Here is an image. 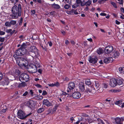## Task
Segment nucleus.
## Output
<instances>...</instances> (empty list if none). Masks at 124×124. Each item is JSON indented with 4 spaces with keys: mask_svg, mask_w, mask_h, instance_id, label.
Here are the masks:
<instances>
[{
    "mask_svg": "<svg viewBox=\"0 0 124 124\" xmlns=\"http://www.w3.org/2000/svg\"><path fill=\"white\" fill-rule=\"evenodd\" d=\"M120 10L121 12L124 13V8L121 7L120 8Z\"/></svg>",
    "mask_w": 124,
    "mask_h": 124,
    "instance_id": "obj_60",
    "label": "nucleus"
},
{
    "mask_svg": "<svg viewBox=\"0 0 124 124\" xmlns=\"http://www.w3.org/2000/svg\"><path fill=\"white\" fill-rule=\"evenodd\" d=\"M70 42L72 46H73L74 45H75V43L73 40H71Z\"/></svg>",
    "mask_w": 124,
    "mask_h": 124,
    "instance_id": "obj_53",
    "label": "nucleus"
},
{
    "mask_svg": "<svg viewBox=\"0 0 124 124\" xmlns=\"http://www.w3.org/2000/svg\"><path fill=\"white\" fill-rule=\"evenodd\" d=\"M70 7V5L68 4H66L64 6V8L66 9H68Z\"/></svg>",
    "mask_w": 124,
    "mask_h": 124,
    "instance_id": "obj_30",
    "label": "nucleus"
},
{
    "mask_svg": "<svg viewBox=\"0 0 124 124\" xmlns=\"http://www.w3.org/2000/svg\"><path fill=\"white\" fill-rule=\"evenodd\" d=\"M111 4L115 8H117V7L116 5V4L114 2L111 1Z\"/></svg>",
    "mask_w": 124,
    "mask_h": 124,
    "instance_id": "obj_36",
    "label": "nucleus"
},
{
    "mask_svg": "<svg viewBox=\"0 0 124 124\" xmlns=\"http://www.w3.org/2000/svg\"><path fill=\"white\" fill-rule=\"evenodd\" d=\"M98 59L96 58H92L91 56H90L88 58V61L91 63H95L97 62Z\"/></svg>",
    "mask_w": 124,
    "mask_h": 124,
    "instance_id": "obj_13",
    "label": "nucleus"
},
{
    "mask_svg": "<svg viewBox=\"0 0 124 124\" xmlns=\"http://www.w3.org/2000/svg\"><path fill=\"white\" fill-rule=\"evenodd\" d=\"M117 2L120 5H123V0H117Z\"/></svg>",
    "mask_w": 124,
    "mask_h": 124,
    "instance_id": "obj_35",
    "label": "nucleus"
},
{
    "mask_svg": "<svg viewBox=\"0 0 124 124\" xmlns=\"http://www.w3.org/2000/svg\"><path fill=\"white\" fill-rule=\"evenodd\" d=\"M86 91L89 93H91L92 94L94 93L96 91V90L93 88V86H88L87 88Z\"/></svg>",
    "mask_w": 124,
    "mask_h": 124,
    "instance_id": "obj_6",
    "label": "nucleus"
},
{
    "mask_svg": "<svg viewBox=\"0 0 124 124\" xmlns=\"http://www.w3.org/2000/svg\"><path fill=\"white\" fill-rule=\"evenodd\" d=\"M72 9L70 11H67L66 12L67 14L69 15H71L73 14Z\"/></svg>",
    "mask_w": 124,
    "mask_h": 124,
    "instance_id": "obj_40",
    "label": "nucleus"
},
{
    "mask_svg": "<svg viewBox=\"0 0 124 124\" xmlns=\"http://www.w3.org/2000/svg\"><path fill=\"white\" fill-rule=\"evenodd\" d=\"M57 106H54V108L53 109V112H55L56 111V110L57 109Z\"/></svg>",
    "mask_w": 124,
    "mask_h": 124,
    "instance_id": "obj_57",
    "label": "nucleus"
},
{
    "mask_svg": "<svg viewBox=\"0 0 124 124\" xmlns=\"http://www.w3.org/2000/svg\"><path fill=\"white\" fill-rule=\"evenodd\" d=\"M28 92L27 91H26L23 94V95L24 96H26L28 94Z\"/></svg>",
    "mask_w": 124,
    "mask_h": 124,
    "instance_id": "obj_62",
    "label": "nucleus"
},
{
    "mask_svg": "<svg viewBox=\"0 0 124 124\" xmlns=\"http://www.w3.org/2000/svg\"><path fill=\"white\" fill-rule=\"evenodd\" d=\"M5 32L4 31L0 30V35H3L5 34Z\"/></svg>",
    "mask_w": 124,
    "mask_h": 124,
    "instance_id": "obj_49",
    "label": "nucleus"
},
{
    "mask_svg": "<svg viewBox=\"0 0 124 124\" xmlns=\"http://www.w3.org/2000/svg\"><path fill=\"white\" fill-rule=\"evenodd\" d=\"M95 86L96 89H97L99 87L100 84L99 82L97 81H95Z\"/></svg>",
    "mask_w": 124,
    "mask_h": 124,
    "instance_id": "obj_25",
    "label": "nucleus"
},
{
    "mask_svg": "<svg viewBox=\"0 0 124 124\" xmlns=\"http://www.w3.org/2000/svg\"><path fill=\"white\" fill-rule=\"evenodd\" d=\"M31 113H30L25 115L24 113L22 110H19L18 112V116L20 119H23L26 118L27 117L30 115Z\"/></svg>",
    "mask_w": 124,
    "mask_h": 124,
    "instance_id": "obj_4",
    "label": "nucleus"
},
{
    "mask_svg": "<svg viewBox=\"0 0 124 124\" xmlns=\"http://www.w3.org/2000/svg\"><path fill=\"white\" fill-rule=\"evenodd\" d=\"M5 25L6 26L8 27L11 26L10 22H7L5 23Z\"/></svg>",
    "mask_w": 124,
    "mask_h": 124,
    "instance_id": "obj_29",
    "label": "nucleus"
},
{
    "mask_svg": "<svg viewBox=\"0 0 124 124\" xmlns=\"http://www.w3.org/2000/svg\"><path fill=\"white\" fill-rule=\"evenodd\" d=\"M73 11V14L74 13V14H78V13L77 12V10H74V9H72Z\"/></svg>",
    "mask_w": 124,
    "mask_h": 124,
    "instance_id": "obj_45",
    "label": "nucleus"
},
{
    "mask_svg": "<svg viewBox=\"0 0 124 124\" xmlns=\"http://www.w3.org/2000/svg\"><path fill=\"white\" fill-rule=\"evenodd\" d=\"M85 83L87 85H90L91 84V82L89 80H87L85 81Z\"/></svg>",
    "mask_w": 124,
    "mask_h": 124,
    "instance_id": "obj_33",
    "label": "nucleus"
},
{
    "mask_svg": "<svg viewBox=\"0 0 124 124\" xmlns=\"http://www.w3.org/2000/svg\"><path fill=\"white\" fill-rule=\"evenodd\" d=\"M103 88L105 89H106L107 88L108 86V84H106V83H104L103 84Z\"/></svg>",
    "mask_w": 124,
    "mask_h": 124,
    "instance_id": "obj_39",
    "label": "nucleus"
},
{
    "mask_svg": "<svg viewBox=\"0 0 124 124\" xmlns=\"http://www.w3.org/2000/svg\"><path fill=\"white\" fill-rule=\"evenodd\" d=\"M119 70L120 73H124V67L119 68Z\"/></svg>",
    "mask_w": 124,
    "mask_h": 124,
    "instance_id": "obj_27",
    "label": "nucleus"
},
{
    "mask_svg": "<svg viewBox=\"0 0 124 124\" xmlns=\"http://www.w3.org/2000/svg\"><path fill=\"white\" fill-rule=\"evenodd\" d=\"M51 6L53 8L55 9H58L60 8V7L59 5L58 4H56L54 3L51 4Z\"/></svg>",
    "mask_w": 124,
    "mask_h": 124,
    "instance_id": "obj_19",
    "label": "nucleus"
},
{
    "mask_svg": "<svg viewBox=\"0 0 124 124\" xmlns=\"http://www.w3.org/2000/svg\"><path fill=\"white\" fill-rule=\"evenodd\" d=\"M35 85L37 87L39 88H40L41 86L40 85L38 84L36 85Z\"/></svg>",
    "mask_w": 124,
    "mask_h": 124,
    "instance_id": "obj_64",
    "label": "nucleus"
},
{
    "mask_svg": "<svg viewBox=\"0 0 124 124\" xmlns=\"http://www.w3.org/2000/svg\"><path fill=\"white\" fill-rule=\"evenodd\" d=\"M72 0H63V1H66L67 3H70L71 2Z\"/></svg>",
    "mask_w": 124,
    "mask_h": 124,
    "instance_id": "obj_58",
    "label": "nucleus"
},
{
    "mask_svg": "<svg viewBox=\"0 0 124 124\" xmlns=\"http://www.w3.org/2000/svg\"><path fill=\"white\" fill-rule=\"evenodd\" d=\"M85 0H84V2L85 3V5L87 6H89L92 3V1L89 0H88L86 2L85 1Z\"/></svg>",
    "mask_w": 124,
    "mask_h": 124,
    "instance_id": "obj_21",
    "label": "nucleus"
},
{
    "mask_svg": "<svg viewBox=\"0 0 124 124\" xmlns=\"http://www.w3.org/2000/svg\"><path fill=\"white\" fill-rule=\"evenodd\" d=\"M10 22L11 26L12 25H15L16 24V21L14 20H12Z\"/></svg>",
    "mask_w": 124,
    "mask_h": 124,
    "instance_id": "obj_32",
    "label": "nucleus"
},
{
    "mask_svg": "<svg viewBox=\"0 0 124 124\" xmlns=\"http://www.w3.org/2000/svg\"><path fill=\"white\" fill-rule=\"evenodd\" d=\"M27 47V45L26 43H24L20 47V48L22 49V50H26V49L25 48Z\"/></svg>",
    "mask_w": 124,
    "mask_h": 124,
    "instance_id": "obj_24",
    "label": "nucleus"
},
{
    "mask_svg": "<svg viewBox=\"0 0 124 124\" xmlns=\"http://www.w3.org/2000/svg\"><path fill=\"white\" fill-rule=\"evenodd\" d=\"M86 121H88L89 123H91L92 122L93 120L89 118V119H87Z\"/></svg>",
    "mask_w": 124,
    "mask_h": 124,
    "instance_id": "obj_52",
    "label": "nucleus"
},
{
    "mask_svg": "<svg viewBox=\"0 0 124 124\" xmlns=\"http://www.w3.org/2000/svg\"><path fill=\"white\" fill-rule=\"evenodd\" d=\"M98 92H101L103 91V89L102 88L100 87V88L98 90Z\"/></svg>",
    "mask_w": 124,
    "mask_h": 124,
    "instance_id": "obj_50",
    "label": "nucleus"
},
{
    "mask_svg": "<svg viewBox=\"0 0 124 124\" xmlns=\"http://www.w3.org/2000/svg\"><path fill=\"white\" fill-rule=\"evenodd\" d=\"M47 92L45 91H44L43 92V93H42V95H46L47 94Z\"/></svg>",
    "mask_w": 124,
    "mask_h": 124,
    "instance_id": "obj_56",
    "label": "nucleus"
},
{
    "mask_svg": "<svg viewBox=\"0 0 124 124\" xmlns=\"http://www.w3.org/2000/svg\"><path fill=\"white\" fill-rule=\"evenodd\" d=\"M12 30L11 29H7L6 30V31L8 33H10L11 32Z\"/></svg>",
    "mask_w": 124,
    "mask_h": 124,
    "instance_id": "obj_41",
    "label": "nucleus"
},
{
    "mask_svg": "<svg viewBox=\"0 0 124 124\" xmlns=\"http://www.w3.org/2000/svg\"><path fill=\"white\" fill-rule=\"evenodd\" d=\"M43 104L47 106H51L52 104L47 99H44L42 102Z\"/></svg>",
    "mask_w": 124,
    "mask_h": 124,
    "instance_id": "obj_12",
    "label": "nucleus"
},
{
    "mask_svg": "<svg viewBox=\"0 0 124 124\" xmlns=\"http://www.w3.org/2000/svg\"><path fill=\"white\" fill-rule=\"evenodd\" d=\"M5 40V38H1L0 37V41L1 42H3Z\"/></svg>",
    "mask_w": 124,
    "mask_h": 124,
    "instance_id": "obj_47",
    "label": "nucleus"
},
{
    "mask_svg": "<svg viewBox=\"0 0 124 124\" xmlns=\"http://www.w3.org/2000/svg\"><path fill=\"white\" fill-rule=\"evenodd\" d=\"M29 79V77L28 75L25 73H23L20 76L19 79L21 82H23L24 80L26 82L28 81Z\"/></svg>",
    "mask_w": 124,
    "mask_h": 124,
    "instance_id": "obj_5",
    "label": "nucleus"
},
{
    "mask_svg": "<svg viewBox=\"0 0 124 124\" xmlns=\"http://www.w3.org/2000/svg\"><path fill=\"white\" fill-rule=\"evenodd\" d=\"M70 42L68 40H65V43L66 45L67 46L69 43Z\"/></svg>",
    "mask_w": 124,
    "mask_h": 124,
    "instance_id": "obj_48",
    "label": "nucleus"
},
{
    "mask_svg": "<svg viewBox=\"0 0 124 124\" xmlns=\"http://www.w3.org/2000/svg\"><path fill=\"white\" fill-rule=\"evenodd\" d=\"M98 121L100 122L99 123L100 124V123H101L102 124H104V122L102 120L100 119H98Z\"/></svg>",
    "mask_w": 124,
    "mask_h": 124,
    "instance_id": "obj_51",
    "label": "nucleus"
},
{
    "mask_svg": "<svg viewBox=\"0 0 124 124\" xmlns=\"http://www.w3.org/2000/svg\"><path fill=\"white\" fill-rule=\"evenodd\" d=\"M118 90L116 89H111L109 91L111 92H115L118 91Z\"/></svg>",
    "mask_w": 124,
    "mask_h": 124,
    "instance_id": "obj_42",
    "label": "nucleus"
},
{
    "mask_svg": "<svg viewBox=\"0 0 124 124\" xmlns=\"http://www.w3.org/2000/svg\"><path fill=\"white\" fill-rule=\"evenodd\" d=\"M27 106L30 108L32 109L35 106L34 102L32 101H30L27 103Z\"/></svg>",
    "mask_w": 124,
    "mask_h": 124,
    "instance_id": "obj_9",
    "label": "nucleus"
},
{
    "mask_svg": "<svg viewBox=\"0 0 124 124\" xmlns=\"http://www.w3.org/2000/svg\"><path fill=\"white\" fill-rule=\"evenodd\" d=\"M54 86H59V83L58 82H56V83H54Z\"/></svg>",
    "mask_w": 124,
    "mask_h": 124,
    "instance_id": "obj_59",
    "label": "nucleus"
},
{
    "mask_svg": "<svg viewBox=\"0 0 124 124\" xmlns=\"http://www.w3.org/2000/svg\"><path fill=\"white\" fill-rule=\"evenodd\" d=\"M44 110V109L43 108H40L38 110L37 112L39 113H41Z\"/></svg>",
    "mask_w": 124,
    "mask_h": 124,
    "instance_id": "obj_31",
    "label": "nucleus"
},
{
    "mask_svg": "<svg viewBox=\"0 0 124 124\" xmlns=\"http://www.w3.org/2000/svg\"><path fill=\"white\" fill-rule=\"evenodd\" d=\"M16 63L22 68H27L28 71L30 72L35 73L37 71L36 67L31 64L28 65V62L27 60L22 57H18L16 60Z\"/></svg>",
    "mask_w": 124,
    "mask_h": 124,
    "instance_id": "obj_1",
    "label": "nucleus"
},
{
    "mask_svg": "<svg viewBox=\"0 0 124 124\" xmlns=\"http://www.w3.org/2000/svg\"><path fill=\"white\" fill-rule=\"evenodd\" d=\"M9 83V80L8 78H6L1 82V84L3 85H7Z\"/></svg>",
    "mask_w": 124,
    "mask_h": 124,
    "instance_id": "obj_18",
    "label": "nucleus"
},
{
    "mask_svg": "<svg viewBox=\"0 0 124 124\" xmlns=\"http://www.w3.org/2000/svg\"><path fill=\"white\" fill-rule=\"evenodd\" d=\"M48 85L49 86L51 87H53V86H54V83L48 84Z\"/></svg>",
    "mask_w": 124,
    "mask_h": 124,
    "instance_id": "obj_55",
    "label": "nucleus"
},
{
    "mask_svg": "<svg viewBox=\"0 0 124 124\" xmlns=\"http://www.w3.org/2000/svg\"><path fill=\"white\" fill-rule=\"evenodd\" d=\"M78 7V6L77 5L76 3L73 5L72 6V8H77Z\"/></svg>",
    "mask_w": 124,
    "mask_h": 124,
    "instance_id": "obj_46",
    "label": "nucleus"
},
{
    "mask_svg": "<svg viewBox=\"0 0 124 124\" xmlns=\"http://www.w3.org/2000/svg\"><path fill=\"white\" fill-rule=\"evenodd\" d=\"M110 85L112 87H114L116 86L117 85L116 80L115 78H112L110 79Z\"/></svg>",
    "mask_w": 124,
    "mask_h": 124,
    "instance_id": "obj_7",
    "label": "nucleus"
},
{
    "mask_svg": "<svg viewBox=\"0 0 124 124\" xmlns=\"http://www.w3.org/2000/svg\"><path fill=\"white\" fill-rule=\"evenodd\" d=\"M116 81L117 84L118 85H120L123 83V80L122 79H120L119 78H118L116 80Z\"/></svg>",
    "mask_w": 124,
    "mask_h": 124,
    "instance_id": "obj_20",
    "label": "nucleus"
},
{
    "mask_svg": "<svg viewBox=\"0 0 124 124\" xmlns=\"http://www.w3.org/2000/svg\"><path fill=\"white\" fill-rule=\"evenodd\" d=\"M30 94L32 95L33 96V92L32 90H30Z\"/></svg>",
    "mask_w": 124,
    "mask_h": 124,
    "instance_id": "obj_61",
    "label": "nucleus"
},
{
    "mask_svg": "<svg viewBox=\"0 0 124 124\" xmlns=\"http://www.w3.org/2000/svg\"><path fill=\"white\" fill-rule=\"evenodd\" d=\"M108 59L106 58L104 60V62L105 63H108Z\"/></svg>",
    "mask_w": 124,
    "mask_h": 124,
    "instance_id": "obj_63",
    "label": "nucleus"
},
{
    "mask_svg": "<svg viewBox=\"0 0 124 124\" xmlns=\"http://www.w3.org/2000/svg\"><path fill=\"white\" fill-rule=\"evenodd\" d=\"M72 96L75 99H78L81 96V94L78 92H76L73 93L72 94Z\"/></svg>",
    "mask_w": 124,
    "mask_h": 124,
    "instance_id": "obj_8",
    "label": "nucleus"
},
{
    "mask_svg": "<svg viewBox=\"0 0 124 124\" xmlns=\"http://www.w3.org/2000/svg\"><path fill=\"white\" fill-rule=\"evenodd\" d=\"M108 49L107 47H106L104 50V52L105 54H108Z\"/></svg>",
    "mask_w": 124,
    "mask_h": 124,
    "instance_id": "obj_38",
    "label": "nucleus"
},
{
    "mask_svg": "<svg viewBox=\"0 0 124 124\" xmlns=\"http://www.w3.org/2000/svg\"><path fill=\"white\" fill-rule=\"evenodd\" d=\"M116 50L115 48H114L113 46L111 45H109V54H110L114 51Z\"/></svg>",
    "mask_w": 124,
    "mask_h": 124,
    "instance_id": "obj_17",
    "label": "nucleus"
},
{
    "mask_svg": "<svg viewBox=\"0 0 124 124\" xmlns=\"http://www.w3.org/2000/svg\"><path fill=\"white\" fill-rule=\"evenodd\" d=\"M35 65L36 67V68L37 69V67H38V68H39L40 67V65L39 63V62H37L36 63V62L35 63Z\"/></svg>",
    "mask_w": 124,
    "mask_h": 124,
    "instance_id": "obj_37",
    "label": "nucleus"
},
{
    "mask_svg": "<svg viewBox=\"0 0 124 124\" xmlns=\"http://www.w3.org/2000/svg\"><path fill=\"white\" fill-rule=\"evenodd\" d=\"M26 85V84L25 83H20L19 84L18 87H24Z\"/></svg>",
    "mask_w": 124,
    "mask_h": 124,
    "instance_id": "obj_23",
    "label": "nucleus"
},
{
    "mask_svg": "<svg viewBox=\"0 0 124 124\" xmlns=\"http://www.w3.org/2000/svg\"><path fill=\"white\" fill-rule=\"evenodd\" d=\"M98 54H100L104 52L103 50L101 48H99L97 51Z\"/></svg>",
    "mask_w": 124,
    "mask_h": 124,
    "instance_id": "obj_22",
    "label": "nucleus"
},
{
    "mask_svg": "<svg viewBox=\"0 0 124 124\" xmlns=\"http://www.w3.org/2000/svg\"><path fill=\"white\" fill-rule=\"evenodd\" d=\"M79 91L81 92H83L85 90L84 83L83 82H80L79 84Z\"/></svg>",
    "mask_w": 124,
    "mask_h": 124,
    "instance_id": "obj_10",
    "label": "nucleus"
},
{
    "mask_svg": "<svg viewBox=\"0 0 124 124\" xmlns=\"http://www.w3.org/2000/svg\"><path fill=\"white\" fill-rule=\"evenodd\" d=\"M113 120L114 118H112ZM116 124H123L122 122H121V119L119 117H116L114 119Z\"/></svg>",
    "mask_w": 124,
    "mask_h": 124,
    "instance_id": "obj_16",
    "label": "nucleus"
},
{
    "mask_svg": "<svg viewBox=\"0 0 124 124\" xmlns=\"http://www.w3.org/2000/svg\"><path fill=\"white\" fill-rule=\"evenodd\" d=\"M29 52L25 50V49L22 50L20 48L18 49L16 52V54L17 55L21 56L24 54L29 55L30 54L29 52L34 53L35 55L38 53L37 50L35 46H32L29 48Z\"/></svg>",
    "mask_w": 124,
    "mask_h": 124,
    "instance_id": "obj_2",
    "label": "nucleus"
},
{
    "mask_svg": "<svg viewBox=\"0 0 124 124\" xmlns=\"http://www.w3.org/2000/svg\"><path fill=\"white\" fill-rule=\"evenodd\" d=\"M122 103V101L120 100L116 101L115 102V104L118 105H121Z\"/></svg>",
    "mask_w": 124,
    "mask_h": 124,
    "instance_id": "obj_34",
    "label": "nucleus"
},
{
    "mask_svg": "<svg viewBox=\"0 0 124 124\" xmlns=\"http://www.w3.org/2000/svg\"><path fill=\"white\" fill-rule=\"evenodd\" d=\"M75 84L73 82H71L69 84L68 88L70 90L73 89L75 87Z\"/></svg>",
    "mask_w": 124,
    "mask_h": 124,
    "instance_id": "obj_15",
    "label": "nucleus"
},
{
    "mask_svg": "<svg viewBox=\"0 0 124 124\" xmlns=\"http://www.w3.org/2000/svg\"><path fill=\"white\" fill-rule=\"evenodd\" d=\"M12 11L14 15V18H16L19 16H20L21 15V5L19 4L18 6L16 5L14 6L12 9Z\"/></svg>",
    "mask_w": 124,
    "mask_h": 124,
    "instance_id": "obj_3",
    "label": "nucleus"
},
{
    "mask_svg": "<svg viewBox=\"0 0 124 124\" xmlns=\"http://www.w3.org/2000/svg\"><path fill=\"white\" fill-rule=\"evenodd\" d=\"M17 84L16 83H14L13 85H11V86L13 87H15L17 85Z\"/></svg>",
    "mask_w": 124,
    "mask_h": 124,
    "instance_id": "obj_54",
    "label": "nucleus"
},
{
    "mask_svg": "<svg viewBox=\"0 0 124 124\" xmlns=\"http://www.w3.org/2000/svg\"><path fill=\"white\" fill-rule=\"evenodd\" d=\"M111 56H113V58L115 59L116 58H117L120 55V53L116 50L113 53L110 54Z\"/></svg>",
    "mask_w": 124,
    "mask_h": 124,
    "instance_id": "obj_11",
    "label": "nucleus"
},
{
    "mask_svg": "<svg viewBox=\"0 0 124 124\" xmlns=\"http://www.w3.org/2000/svg\"><path fill=\"white\" fill-rule=\"evenodd\" d=\"M15 76H18L20 73V71L17 69L16 70H15Z\"/></svg>",
    "mask_w": 124,
    "mask_h": 124,
    "instance_id": "obj_26",
    "label": "nucleus"
},
{
    "mask_svg": "<svg viewBox=\"0 0 124 124\" xmlns=\"http://www.w3.org/2000/svg\"><path fill=\"white\" fill-rule=\"evenodd\" d=\"M84 1V0L82 1H81V0H76V4L78 6H79L80 5L81 6H84L85 4Z\"/></svg>",
    "mask_w": 124,
    "mask_h": 124,
    "instance_id": "obj_14",
    "label": "nucleus"
},
{
    "mask_svg": "<svg viewBox=\"0 0 124 124\" xmlns=\"http://www.w3.org/2000/svg\"><path fill=\"white\" fill-rule=\"evenodd\" d=\"M113 58V57L111 56L110 54H109V62H111L113 61L114 59Z\"/></svg>",
    "mask_w": 124,
    "mask_h": 124,
    "instance_id": "obj_28",
    "label": "nucleus"
},
{
    "mask_svg": "<svg viewBox=\"0 0 124 124\" xmlns=\"http://www.w3.org/2000/svg\"><path fill=\"white\" fill-rule=\"evenodd\" d=\"M8 110L7 108H6L5 109H2L1 111V113H5Z\"/></svg>",
    "mask_w": 124,
    "mask_h": 124,
    "instance_id": "obj_43",
    "label": "nucleus"
},
{
    "mask_svg": "<svg viewBox=\"0 0 124 124\" xmlns=\"http://www.w3.org/2000/svg\"><path fill=\"white\" fill-rule=\"evenodd\" d=\"M31 15L32 16H34L35 13V11L34 10H33L31 11Z\"/></svg>",
    "mask_w": 124,
    "mask_h": 124,
    "instance_id": "obj_44",
    "label": "nucleus"
}]
</instances>
